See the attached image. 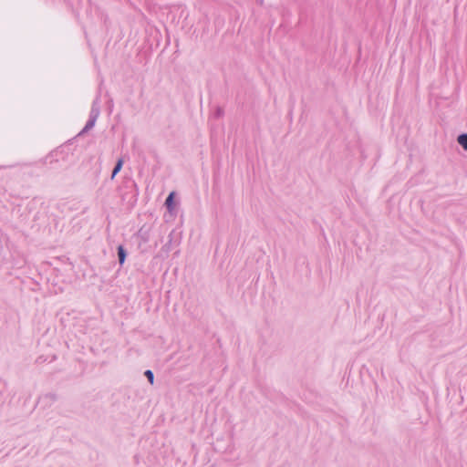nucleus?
I'll return each instance as SVG.
<instances>
[{
    "instance_id": "nucleus-1",
    "label": "nucleus",
    "mask_w": 467,
    "mask_h": 467,
    "mask_svg": "<svg viewBox=\"0 0 467 467\" xmlns=\"http://www.w3.org/2000/svg\"><path fill=\"white\" fill-rule=\"evenodd\" d=\"M98 116H99V109H95V104H94L92 107V109H91V117L88 119V121L87 122V124L84 127V129L82 130V131L80 132V134L87 132L88 130H91L94 127Z\"/></svg>"
},
{
    "instance_id": "nucleus-5",
    "label": "nucleus",
    "mask_w": 467,
    "mask_h": 467,
    "mask_svg": "<svg viewBox=\"0 0 467 467\" xmlns=\"http://www.w3.org/2000/svg\"><path fill=\"white\" fill-rule=\"evenodd\" d=\"M118 255H119V264L122 265L126 258V252L122 245H119L118 247Z\"/></svg>"
},
{
    "instance_id": "nucleus-3",
    "label": "nucleus",
    "mask_w": 467,
    "mask_h": 467,
    "mask_svg": "<svg viewBox=\"0 0 467 467\" xmlns=\"http://www.w3.org/2000/svg\"><path fill=\"white\" fill-rule=\"evenodd\" d=\"M457 141L465 150H467V133L459 135Z\"/></svg>"
},
{
    "instance_id": "nucleus-7",
    "label": "nucleus",
    "mask_w": 467,
    "mask_h": 467,
    "mask_svg": "<svg viewBox=\"0 0 467 467\" xmlns=\"http://www.w3.org/2000/svg\"><path fill=\"white\" fill-rule=\"evenodd\" d=\"M5 240H6V235L0 229V244H2V243H4Z\"/></svg>"
},
{
    "instance_id": "nucleus-2",
    "label": "nucleus",
    "mask_w": 467,
    "mask_h": 467,
    "mask_svg": "<svg viewBox=\"0 0 467 467\" xmlns=\"http://www.w3.org/2000/svg\"><path fill=\"white\" fill-rule=\"evenodd\" d=\"M173 198H174V192H172L169 194V196L167 197V199L165 201V205H166L167 209L169 210V212H171L174 208Z\"/></svg>"
},
{
    "instance_id": "nucleus-4",
    "label": "nucleus",
    "mask_w": 467,
    "mask_h": 467,
    "mask_svg": "<svg viewBox=\"0 0 467 467\" xmlns=\"http://www.w3.org/2000/svg\"><path fill=\"white\" fill-rule=\"evenodd\" d=\"M122 165H123V160L119 159L117 161V163L112 171L111 179H113L118 174V172L121 170Z\"/></svg>"
},
{
    "instance_id": "nucleus-6",
    "label": "nucleus",
    "mask_w": 467,
    "mask_h": 467,
    "mask_svg": "<svg viewBox=\"0 0 467 467\" xmlns=\"http://www.w3.org/2000/svg\"><path fill=\"white\" fill-rule=\"evenodd\" d=\"M145 376L149 379L150 383L153 384L154 375H153L152 371L151 370H146L145 371Z\"/></svg>"
}]
</instances>
